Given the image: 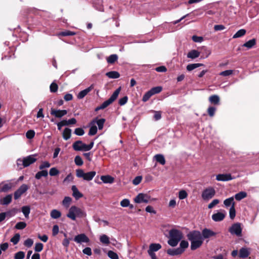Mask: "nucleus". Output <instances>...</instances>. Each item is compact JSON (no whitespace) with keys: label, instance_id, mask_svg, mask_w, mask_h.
I'll return each instance as SVG.
<instances>
[{"label":"nucleus","instance_id":"obj_20","mask_svg":"<svg viewBox=\"0 0 259 259\" xmlns=\"http://www.w3.org/2000/svg\"><path fill=\"white\" fill-rule=\"evenodd\" d=\"M13 187L12 183L9 182L3 184V186L0 188L1 192H7L11 190Z\"/></svg>","mask_w":259,"mask_h":259},{"label":"nucleus","instance_id":"obj_62","mask_svg":"<svg viewBox=\"0 0 259 259\" xmlns=\"http://www.w3.org/2000/svg\"><path fill=\"white\" fill-rule=\"evenodd\" d=\"M128 100V97L127 96H124L123 97L120 98L118 101V104L120 106H123L125 105Z\"/></svg>","mask_w":259,"mask_h":259},{"label":"nucleus","instance_id":"obj_63","mask_svg":"<svg viewBox=\"0 0 259 259\" xmlns=\"http://www.w3.org/2000/svg\"><path fill=\"white\" fill-rule=\"evenodd\" d=\"M51 164L48 161H44L39 165V169H44L45 168H49Z\"/></svg>","mask_w":259,"mask_h":259},{"label":"nucleus","instance_id":"obj_53","mask_svg":"<svg viewBox=\"0 0 259 259\" xmlns=\"http://www.w3.org/2000/svg\"><path fill=\"white\" fill-rule=\"evenodd\" d=\"M25 257V253L20 251L15 254V259H23Z\"/></svg>","mask_w":259,"mask_h":259},{"label":"nucleus","instance_id":"obj_47","mask_svg":"<svg viewBox=\"0 0 259 259\" xmlns=\"http://www.w3.org/2000/svg\"><path fill=\"white\" fill-rule=\"evenodd\" d=\"M26 223L24 222H20L17 223L15 225V228L18 230H22L26 227Z\"/></svg>","mask_w":259,"mask_h":259},{"label":"nucleus","instance_id":"obj_33","mask_svg":"<svg viewBox=\"0 0 259 259\" xmlns=\"http://www.w3.org/2000/svg\"><path fill=\"white\" fill-rule=\"evenodd\" d=\"M41 171L37 172L35 176V179L39 180L42 177H46L48 175V172L47 170L41 169Z\"/></svg>","mask_w":259,"mask_h":259},{"label":"nucleus","instance_id":"obj_50","mask_svg":"<svg viewBox=\"0 0 259 259\" xmlns=\"http://www.w3.org/2000/svg\"><path fill=\"white\" fill-rule=\"evenodd\" d=\"M74 162L76 165L81 166L83 164V160L80 156H76L74 158Z\"/></svg>","mask_w":259,"mask_h":259},{"label":"nucleus","instance_id":"obj_64","mask_svg":"<svg viewBox=\"0 0 259 259\" xmlns=\"http://www.w3.org/2000/svg\"><path fill=\"white\" fill-rule=\"evenodd\" d=\"M130 200L128 199H124L120 202V205L122 207H126L130 205Z\"/></svg>","mask_w":259,"mask_h":259},{"label":"nucleus","instance_id":"obj_61","mask_svg":"<svg viewBox=\"0 0 259 259\" xmlns=\"http://www.w3.org/2000/svg\"><path fill=\"white\" fill-rule=\"evenodd\" d=\"M35 132L33 130H29L26 133V137L27 139H31L34 137Z\"/></svg>","mask_w":259,"mask_h":259},{"label":"nucleus","instance_id":"obj_4","mask_svg":"<svg viewBox=\"0 0 259 259\" xmlns=\"http://www.w3.org/2000/svg\"><path fill=\"white\" fill-rule=\"evenodd\" d=\"M76 176L79 178H82L84 180L91 181L96 174L95 171H91L88 172H84L81 169H78L76 170Z\"/></svg>","mask_w":259,"mask_h":259},{"label":"nucleus","instance_id":"obj_34","mask_svg":"<svg viewBox=\"0 0 259 259\" xmlns=\"http://www.w3.org/2000/svg\"><path fill=\"white\" fill-rule=\"evenodd\" d=\"M51 217L54 219H57L61 216V213L57 209H53L50 213Z\"/></svg>","mask_w":259,"mask_h":259},{"label":"nucleus","instance_id":"obj_24","mask_svg":"<svg viewBox=\"0 0 259 259\" xmlns=\"http://www.w3.org/2000/svg\"><path fill=\"white\" fill-rule=\"evenodd\" d=\"M200 52L196 50H193L187 54V58L194 59L200 56Z\"/></svg>","mask_w":259,"mask_h":259},{"label":"nucleus","instance_id":"obj_11","mask_svg":"<svg viewBox=\"0 0 259 259\" xmlns=\"http://www.w3.org/2000/svg\"><path fill=\"white\" fill-rule=\"evenodd\" d=\"M226 217V212L224 210H221L220 211H218L217 212L213 213L211 218L212 220L214 222H221L223 221Z\"/></svg>","mask_w":259,"mask_h":259},{"label":"nucleus","instance_id":"obj_28","mask_svg":"<svg viewBox=\"0 0 259 259\" xmlns=\"http://www.w3.org/2000/svg\"><path fill=\"white\" fill-rule=\"evenodd\" d=\"M71 135V130L69 128H65L62 134L63 138L64 140H67L70 138Z\"/></svg>","mask_w":259,"mask_h":259},{"label":"nucleus","instance_id":"obj_13","mask_svg":"<svg viewBox=\"0 0 259 259\" xmlns=\"http://www.w3.org/2000/svg\"><path fill=\"white\" fill-rule=\"evenodd\" d=\"M74 241L78 243H88L90 239L85 234L82 233L75 236Z\"/></svg>","mask_w":259,"mask_h":259},{"label":"nucleus","instance_id":"obj_59","mask_svg":"<svg viewBox=\"0 0 259 259\" xmlns=\"http://www.w3.org/2000/svg\"><path fill=\"white\" fill-rule=\"evenodd\" d=\"M44 245L41 243H36L35 245L34 250L36 252H40L43 249Z\"/></svg>","mask_w":259,"mask_h":259},{"label":"nucleus","instance_id":"obj_40","mask_svg":"<svg viewBox=\"0 0 259 259\" xmlns=\"http://www.w3.org/2000/svg\"><path fill=\"white\" fill-rule=\"evenodd\" d=\"M118 59V56L116 54H113L110 55L107 59V61L108 63L113 64Z\"/></svg>","mask_w":259,"mask_h":259},{"label":"nucleus","instance_id":"obj_30","mask_svg":"<svg viewBox=\"0 0 259 259\" xmlns=\"http://www.w3.org/2000/svg\"><path fill=\"white\" fill-rule=\"evenodd\" d=\"M12 199V195L11 194L7 195L5 196L1 201V204L2 205H7L10 204Z\"/></svg>","mask_w":259,"mask_h":259},{"label":"nucleus","instance_id":"obj_6","mask_svg":"<svg viewBox=\"0 0 259 259\" xmlns=\"http://www.w3.org/2000/svg\"><path fill=\"white\" fill-rule=\"evenodd\" d=\"M215 194V190L213 187H209L205 189L202 192V198L205 201L211 199Z\"/></svg>","mask_w":259,"mask_h":259},{"label":"nucleus","instance_id":"obj_8","mask_svg":"<svg viewBox=\"0 0 259 259\" xmlns=\"http://www.w3.org/2000/svg\"><path fill=\"white\" fill-rule=\"evenodd\" d=\"M150 199V196L147 194L139 193L134 198L135 202L137 203H148Z\"/></svg>","mask_w":259,"mask_h":259},{"label":"nucleus","instance_id":"obj_44","mask_svg":"<svg viewBox=\"0 0 259 259\" xmlns=\"http://www.w3.org/2000/svg\"><path fill=\"white\" fill-rule=\"evenodd\" d=\"M91 127L89 132V135L94 136L97 133V127L95 124H91Z\"/></svg>","mask_w":259,"mask_h":259},{"label":"nucleus","instance_id":"obj_5","mask_svg":"<svg viewBox=\"0 0 259 259\" xmlns=\"http://www.w3.org/2000/svg\"><path fill=\"white\" fill-rule=\"evenodd\" d=\"M121 90V87L117 89L112 94L111 97L106 101H104L101 105L103 109H105L112 104L118 97Z\"/></svg>","mask_w":259,"mask_h":259},{"label":"nucleus","instance_id":"obj_23","mask_svg":"<svg viewBox=\"0 0 259 259\" xmlns=\"http://www.w3.org/2000/svg\"><path fill=\"white\" fill-rule=\"evenodd\" d=\"M224 204L225 206L227 208L229 206H232L233 205V206H235V203L234 202V197H231L228 198L226 199L224 201Z\"/></svg>","mask_w":259,"mask_h":259},{"label":"nucleus","instance_id":"obj_22","mask_svg":"<svg viewBox=\"0 0 259 259\" xmlns=\"http://www.w3.org/2000/svg\"><path fill=\"white\" fill-rule=\"evenodd\" d=\"M154 159L157 162L159 163L161 165H164L165 164V159L164 156L161 154H156L154 157Z\"/></svg>","mask_w":259,"mask_h":259},{"label":"nucleus","instance_id":"obj_1","mask_svg":"<svg viewBox=\"0 0 259 259\" xmlns=\"http://www.w3.org/2000/svg\"><path fill=\"white\" fill-rule=\"evenodd\" d=\"M187 237L191 242V249L194 250L200 247L203 242L201 233L199 231H192L187 234Z\"/></svg>","mask_w":259,"mask_h":259},{"label":"nucleus","instance_id":"obj_56","mask_svg":"<svg viewBox=\"0 0 259 259\" xmlns=\"http://www.w3.org/2000/svg\"><path fill=\"white\" fill-rule=\"evenodd\" d=\"M220 202V200L218 199H213L208 205V208L209 209L212 208L215 205L219 204Z\"/></svg>","mask_w":259,"mask_h":259},{"label":"nucleus","instance_id":"obj_31","mask_svg":"<svg viewBox=\"0 0 259 259\" xmlns=\"http://www.w3.org/2000/svg\"><path fill=\"white\" fill-rule=\"evenodd\" d=\"M256 44V40L254 38L251 39L243 45V47L248 49L252 48Z\"/></svg>","mask_w":259,"mask_h":259},{"label":"nucleus","instance_id":"obj_49","mask_svg":"<svg viewBox=\"0 0 259 259\" xmlns=\"http://www.w3.org/2000/svg\"><path fill=\"white\" fill-rule=\"evenodd\" d=\"M162 90V88L161 87L158 86V87H155L152 88L150 90V91L153 94V95H154V94H158L160 92H161Z\"/></svg>","mask_w":259,"mask_h":259},{"label":"nucleus","instance_id":"obj_54","mask_svg":"<svg viewBox=\"0 0 259 259\" xmlns=\"http://www.w3.org/2000/svg\"><path fill=\"white\" fill-rule=\"evenodd\" d=\"M74 133L77 136H81L84 135V131L82 128L78 127L75 129Z\"/></svg>","mask_w":259,"mask_h":259},{"label":"nucleus","instance_id":"obj_51","mask_svg":"<svg viewBox=\"0 0 259 259\" xmlns=\"http://www.w3.org/2000/svg\"><path fill=\"white\" fill-rule=\"evenodd\" d=\"M188 196V194L185 190H182L179 191V198L180 199H184L187 198Z\"/></svg>","mask_w":259,"mask_h":259},{"label":"nucleus","instance_id":"obj_16","mask_svg":"<svg viewBox=\"0 0 259 259\" xmlns=\"http://www.w3.org/2000/svg\"><path fill=\"white\" fill-rule=\"evenodd\" d=\"M201 235L203 237V239L204 240V239H207L215 236L216 235V233L210 229L205 228L202 231Z\"/></svg>","mask_w":259,"mask_h":259},{"label":"nucleus","instance_id":"obj_21","mask_svg":"<svg viewBox=\"0 0 259 259\" xmlns=\"http://www.w3.org/2000/svg\"><path fill=\"white\" fill-rule=\"evenodd\" d=\"M105 122V119L104 118H101L99 119H96L93 120L91 122V124H95L96 123L98 125L99 130H102L104 124Z\"/></svg>","mask_w":259,"mask_h":259},{"label":"nucleus","instance_id":"obj_41","mask_svg":"<svg viewBox=\"0 0 259 259\" xmlns=\"http://www.w3.org/2000/svg\"><path fill=\"white\" fill-rule=\"evenodd\" d=\"M189 246V243L187 241L182 240L180 244V247L178 248L181 249L183 250V252L185 251V249L187 248Z\"/></svg>","mask_w":259,"mask_h":259},{"label":"nucleus","instance_id":"obj_35","mask_svg":"<svg viewBox=\"0 0 259 259\" xmlns=\"http://www.w3.org/2000/svg\"><path fill=\"white\" fill-rule=\"evenodd\" d=\"M203 65H204L201 63L190 64L187 66L186 68L188 71H191L197 67H200V66H202Z\"/></svg>","mask_w":259,"mask_h":259},{"label":"nucleus","instance_id":"obj_60","mask_svg":"<svg viewBox=\"0 0 259 259\" xmlns=\"http://www.w3.org/2000/svg\"><path fill=\"white\" fill-rule=\"evenodd\" d=\"M215 111L216 108L212 106L209 107L207 109L208 113L210 117L214 116Z\"/></svg>","mask_w":259,"mask_h":259},{"label":"nucleus","instance_id":"obj_37","mask_svg":"<svg viewBox=\"0 0 259 259\" xmlns=\"http://www.w3.org/2000/svg\"><path fill=\"white\" fill-rule=\"evenodd\" d=\"M209 101L211 103L217 105L219 104L220 98L218 95H212L209 97Z\"/></svg>","mask_w":259,"mask_h":259},{"label":"nucleus","instance_id":"obj_2","mask_svg":"<svg viewBox=\"0 0 259 259\" xmlns=\"http://www.w3.org/2000/svg\"><path fill=\"white\" fill-rule=\"evenodd\" d=\"M183 237V235L181 231L176 229H172L169 231L168 236L169 239L167 241V243L171 247H175L181 241Z\"/></svg>","mask_w":259,"mask_h":259},{"label":"nucleus","instance_id":"obj_45","mask_svg":"<svg viewBox=\"0 0 259 259\" xmlns=\"http://www.w3.org/2000/svg\"><path fill=\"white\" fill-rule=\"evenodd\" d=\"M236 216V210L235 206H232L229 209V217L231 220H233Z\"/></svg>","mask_w":259,"mask_h":259},{"label":"nucleus","instance_id":"obj_26","mask_svg":"<svg viewBox=\"0 0 259 259\" xmlns=\"http://www.w3.org/2000/svg\"><path fill=\"white\" fill-rule=\"evenodd\" d=\"M249 255V251L248 248L246 247H242L239 250V256L240 257L244 258Z\"/></svg>","mask_w":259,"mask_h":259},{"label":"nucleus","instance_id":"obj_52","mask_svg":"<svg viewBox=\"0 0 259 259\" xmlns=\"http://www.w3.org/2000/svg\"><path fill=\"white\" fill-rule=\"evenodd\" d=\"M20 236L19 234H16L11 239V241L13 243L14 245L17 244L19 240Z\"/></svg>","mask_w":259,"mask_h":259},{"label":"nucleus","instance_id":"obj_15","mask_svg":"<svg viewBox=\"0 0 259 259\" xmlns=\"http://www.w3.org/2000/svg\"><path fill=\"white\" fill-rule=\"evenodd\" d=\"M234 179L230 174H219L216 176V180L218 181H228Z\"/></svg>","mask_w":259,"mask_h":259},{"label":"nucleus","instance_id":"obj_43","mask_svg":"<svg viewBox=\"0 0 259 259\" xmlns=\"http://www.w3.org/2000/svg\"><path fill=\"white\" fill-rule=\"evenodd\" d=\"M87 215L85 211L82 209L77 207V218H84Z\"/></svg>","mask_w":259,"mask_h":259},{"label":"nucleus","instance_id":"obj_55","mask_svg":"<svg viewBox=\"0 0 259 259\" xmlns=\"http://www.w3.org/2000/svg\"><path fill=\"white\" fill-rule=\"evenodd\" d=\"M72 239L71 238H65L63 241H62V245L65 247H66V251H67V249H68V247L69 246V243H70V240H71Z\"/></svg>","mask_w":259,"mask_h":259},{"label":"nucleus","instance_id":"obj_10","mask_svg":"<svg viewBox=\"0 0 259 259\" xmlns=\"http://www.w3.org/2000/svg\"><path fill=\"white\" fill-rule=\"evenodd\" d=\"M28 189V187L26 184L22 185L14 194V199L15 200L18 199L21 196L26 192Z\"/></svg>","mask_w":259,"mask_h":259},{"label":"nucleus","instance_id":"obj_27","mask_svg":"<svg viewBox=\"0 0 259 259\" xmlns=\"http://www.w3.org/2000/svg\"><path fill=\"white\" fill-rule=\"evenodd\" d=\"M101 180L104 183L106 184H112L114 182V178L109 175L101 176Z\"/></svg>","mask_w":259,"mask_h":259},{"label":"nucleus","instance_id":"obj_3","mask_svg":"<svg viewBox=\"0 0 259 259\" xmlns=\"http://www.w3.org/2000/svg\"><path fill=\"white\" fill-rule=\"evenodd\" d=\"M94 142H91L90 144L87 145L83 143L81 141H76L73 143L72 147L76 151H90L94 146Z\"/></svg>","mask_w":259,"mask_h":259},{"label":"nucleus","instance_id":"obj_25","mask_svg":"<svg viewBox=\"0 0 259 259\" xmlns=\"http://www.w3.org/2000/svg\"><path fill=\"white\" fill-rule=\"evenodd\" d=\"M167 253L170 255L174 256L182 254L183 253V250L178 248L175 249H168L167 250Z\"/></svg>","mask_w":259,"mask_h":259},{"label":"nucleus","instance_id":"obj_57","mask_svg":"<svg viewBox=\"0 0 259 259\" xmlns=\"http://www.w3.org/2000/svg\"><path fill=\"white\" fill-rule=\"evenodd\" d=\"M59 174V171L56 167H52L50 169L49 174L51 176H55Z\"/></svg>","mask_w":259,"mask_h":259},{"label":"nucleus","instance_id":"obj_17","mask_svg":"<svg viewBox=\"0 0 259 259\" xmlns=\"http://www.w3.org/2000/svg\"><path fill=\"white\" fill-rule=\"evenodd\" d=\"M94 89V85L92 84L88 88L80 91L77 95V98L79 99L83 98L90 91Z\"/></svg>","mask_w":259,"mask_h":259},{"label":"nucleus","instance_id":"obj_29","mask_svg":"<svg viewBox=\"0 0 259 259\" xmlns=\"http://www.w3.org/2000/svg\"><path fill=\"white\" fill-rule=\"evenodd\" d=\"M106 75L109 78L116 79L119 77L120 74L117 71H112L107 72Z\"/></svg>","mask_w":259,"mask_h":259},{"label":"nucleus","instance_id":"obj_42","mask_svg":"<svg viewBox=\"0 0 259 259\" xmlns=\"http://www.w3.org/2000/svg\"><path fill=\"white\" fill-rule=\"evenodd\" d=\"M100 241L102 243L105 244H108L110 243L109 237L105 234H103L100 236Z\"/></svg>","mask_w":259,"mask_h":259},{"label":"nucleus","instance_id":"obj_18","mask_svg":"<svg viewBox=\"0 0 259 259\" xmlns=\"http://www.w3.org/2000/svg\"><path fill=\"white\" fill-rule=\"evenodd\" d=\"M72 196L76 199H78L83 196V195L79 191L76 186L73 185L71 187Z\"/></svg>","mask_w":259,"mask_h":259},{"label":"nucleus","instance_id":"obj_48","mask_svg":"<svg viewBox=\"0 0 259 259\" xmlns=\"http://www.w3.org/2000/svg\"><path fill=\"white\" fill-rule=\"evenodd\" d=\"M107 255L111 259H119L117 254L112 250L108 251Z\"/></svg>","mask_w":259,"mask_h":259},{"label":"nucleus","instance_id":"obj_46","mask_svg":"<svg viewBox=\"0 0 259 259\" xmlns=\"http://www.w3.org/2000/svg\"><path fill=\"white\" fill-rule=\"evenodd\" d=\"M153 96V94L151 92L150 90L146 92L142 98V101L144 102L147 101L150 97Z\"/></svg>","mask_w":259,"mask_h":259},{"label":"nucleus","instance_id":"obj_36","mask_svg":"<svg viewBox=\"0 0 259 259\" xmlns=\"http://www.w3.org/2000/svg\"><path fill=\"white\" fill-rule=\"evenodd\" d=\"M247 196V193L245 192L241 191L236 194L234 197L237 200L240 201Z\"/></svg>","mask_w":259,"mask_h":259},{"label":"nucleus","instance_id":"obj_39","mask_svg":"<svg viewBox=\"0 0 259 259\" xmlns=\"http://www.w3.org/2000/svg\"><path fill=\"white\" fill-rule=\"evenodd\" d=\"M246 30L244 29L239 30L233 36V38H239L243 36L246 33Z\"/></svg>","mask_w":259,"mask_h":259},{"label":"nucleus","instance_id":"obj_32","mask_svg":"<svg viewBox=\"0 0 259 259\" xmlns=\"http://www.w3.org/2000/svg\"><path fill=\"white\" fill-rule=\"evenodd\" d=\"M21 211L23 213L24 217L28 219L29 218V214L30 212V207L29 206H23L21 208Z\"/></svg>","mask_w":259,"mask_h":259},{"label":"nucleus","instance_id":"obj_7","mask_svg":"<svg viewBox=\"0 0 259 259\" xmlns=\"http://www.w3.org/2000/svg\"><path fill=\"white\" fill-rule=\"evenodd\" d=\"M36 155H30L24 157L23 160L18 159L17 160V164L20 165L22 162L24 167H27L36 161V158L35 157Z\"/></svg>","mask_w":259,"mask_h":259},{"label":"nucleus","instance_id":"obj_9","mask_svg":"<svg viewBox=\"0 0 259 259\" xmlns=\"http://www.w3.org/2000/svg\"><path fill=\"white\" fill-rule=\"evenodd\" d=\"M229 231L232 235H236L237 236L241 235L242 228L240 224L239 223L233 224L229 228Z\"/></svg>","mask_w":259,"mask_h":259},{"label":"nucleus","instance_id":"obj_12","mask_svg":"<svg viewBox=\"0 0 259 259\" xmlns=\"http://www.w3.org/2000/svg\"><path fill=\"white\" fill-rule=\"evenodd\" d=\"M67 218L75 221L77 218V206H71L69 209L68 213L66 214Z\"/></svg>","mask_w":259,"mask_h":259},{"label":"nucleus","instance_id":"obj_58","mask_svg":"<svg viewBox=\"0 0 259 259\" xmlns=\"http://www.w3.org/2000/svg\"><path fill=\"white\" fill-rule=\"evenodd\" d=\"M50 89L51 92L55 93L57 91L58 87L56 83L52 82L50 85Z\"/></svg>","mask_w":259,"mask_h":259},{"label":"nucleus","instance_id":"obj_19","mask_svg":"<svg viewBox=\"0 0 259 259\" xmlns=\"http://www.w3.org/2000/svg\"><path fill=\"white\" fill-rule=\"evenodd\" d=\"M161 248V245L159 243H152L149 245L148 252L154 253Z\"/></svg>","mask_w":259,"mask_h":259},{"label":"nucleus","instance_id":"obj_14","mask_svg":"<svg viewBox=\"0 0 259 259\" xmlns=\"http://www.w3.org/2000/svg\"><path fill=\"white\" fill-rule=\"evenodd\" d=\"M50 113L56 117L61 118L67 114V111L66 110H56L51 108Z\"/></svg>","mask_w":259,"mask_h":259},{"label":"nucleus","instance_id":"obj_38","mask_svg":"<svg viewBox=\"0 0 259 259\" xmlns=\"http://www.w3.org/2000/svg\"><path fill=\"white\" fill-rule=\"evenodd\" d=\"M72 199L71 197L68 196H66L64 197L63 201H62V204L66 208L69 207L70 203L71 202Z\"/></svg>","mask_w":259,"mask_h":259}]
</instances>
